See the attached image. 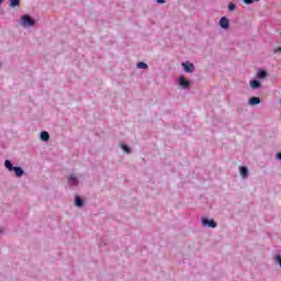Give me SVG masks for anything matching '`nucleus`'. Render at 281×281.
Masks as SVG:
<instances>
[{
	"instance_id": "obj_1",
	"label": "nucleus",
	"mask_w": 281,
	"mask_h": 281,
	"mask_svg": "<svg viewBox=\"0 0 281 281\" xmlns=\"http://www.w3.org/2000/svg\"><path fill=\"white\" fill-rule=\"evenodd\" d=\"M22 25L24 27H32L34 26V20H32V18H30V15H23L22 16Z\"/></svg>"
},
{
	"instance_id": "obj_2",
	"label": "nucleus",
	"mask_w": 281,
	"mask_h": 281,
	"mask_svg": "<svg viewBox=\"0 0 281 281\" xmlns=\"http://www.w3.org/2000/svg\"><path fill=\"white\" fill-rule=\"evenodd\" d=\"M202 225L203 227H211L212 229H215L217 224L215 223L214 220L209 221L207 218L203 217Z\"/></svg>"
},
{
	"instance_id": "obj_3",
	"label": "nucleus",
	"mask_w": 281,
	"mask_h": 281,
	"mask_svg": "<svg viewBox=\"0 0 281 281\" xmlns=\"http://www.w3.org/2000/svg\"><path fill=\"white\" fill-rule=\"evenodd\" d=\"M220 26L222 27V30H228L229 29V19H227V16L221 18Z\"/></svg>"
},
{
	"instance_id": "obj_4",
	"label": "nucleus",
	"mask_w": 281,
	"mask_h": 281,
	"mask_svg": "<svg viewBox=\"0 0 281 281\" xmlns=\"http://www.w3.org/2000/svg\"><path fill=\"white\" fill-rule=\"evenodd\" d=\"M182 67L186 71V74H192L194 71V64L191 63H182Z\"/></svg>"
},
{
	"instance_id": "obj_5",
	"label": "nucleus",
	"mask_w": 281,
	"mask_h": 281,
	"mask_svg": "<svg viewBox=\"0 0 281 281\" xmlns=\"http://www.w3.org/2000/svg\"><path fill=\"white\" fill-rule=\"evenodd\" d=\"M67 182L69 186H78V178L76 175L71 173L69 177H67Z\"/></svg>"
},
{
	"instance_id": "obj_6",
	"label": "nucleus",
	"mask_w": 281,
	"mask_h": 281,
	"mask_svg": "<svg viewBox=\"0 0 281 281\" xmlns=\"http://www.w3.org/2000/svg\"><path fill=\"white\" fill-rule=\"evenodd\" d=\"M180 87H183V89H188V87H190V81H188L186 77H180Z\"/></svg>"
},
{
	"instance_id": "obj_7",
	"label": "nucleus",
	"mask_w": 281,
	"mask_h": 281,
	"mask_svg": "<svg viewBox=\"0 0 281 281\" xmlns=\"http://www.w3.org/2000/svg\"><path fill=\"white\" fill-rule=\"evenodd\" d=\"M248 104H250V106H256V104H260V98L252 97L251 99H249Z\"/></svg>"
},
{
	"instance_id": "obj_8",
	"label": "nucleus",
	"mask_w": 281,
	"mask_h": 281,
	"mask_svg": "<svg viewBox=\"0 0 281 281\" xmlns=\"http://www.w3.org/2000/svg\"><path fill=\"white\" fill-rule=\"evenodd\" d=\"M239 172H240V176L244 178V179H247V175H248V169L247 167H239Z\"/></svg>"
},
{
	"instance_id": "obj_9",
	"label": "nucleus",
	"mask_w": 281,
	"mask_h": 281,
	"mask_svg": "<svg viewBox=\"0 0 281 281\" xmlns=\"http://www.w3.org/2000/svg\"><path fill=\"white\" fill-rule=\"evenodd\" d=\"M249 86L251 87V89H260V81L258 80H251L249 82Z\"/></svg>"
},
{
	"instance_id": "obj_10",
	"label": "nucleus",
	"mask_w": 281,
	"mask_h": 281,
	"mask_svg": "<svg viewBox=\"0 0 281 281\" xmlns=\"http://www.w3.org/2000/svg\"><path fill=\"white\" fill-rule=\"evenodd\" d=\"M13 170H14L16 177H23V172H24L23 168L14 167Z\"/></svg>"
},
{
	"instance_id": "obj_11",
	"label": "nucleus",
	"mask_w": 281,
	"mask_h": 281,
	"mask_svg": "<svg viewBox=\"0 0 281 281\" xmlns=\"http://www.w3.org/2000/svg\"><path fill=\"white\" fill-rule=\"evenodd\" d=\"M41 139H42L43 142H49V133H47V132H42V133H41Z\"/></svg>"
},
{
	"instance_id": "obj_12",
	"label": "nucleus",
	"mask_w": 281,
	"mask_h": 281,
	"mask_svg": "<svg viewBox=\"0 0 281 281\" xmlns=\"http://www.w3.org/2000/svg\"><path fill=\"white\" fill-rule=\"evenodd\" d=\"M257 78H260V79L267 78V70H259L257 74Z\"/></svg>"
},
{
	"instance_id": "obj_13",
	"label": "nucleus",
	"mask_w": 281,
	"mask_h": 281,
	"mask_svg": "<svg viewBox=\"0 0 281 281\" xmlns=\"http://www.w3.org/2000/svg\"><path fill=\"white\" fill-rule=\"evenodd\" d=\"M4 166L7 169L10 170V172H12V170H14V166H12V162L10 160H5Z\"/></svg>"
},
{
	"instance_id": "obj_14",
	"label": "nucleus",
	"mask_w": 281,
	"mask_h": 281,
	"mask_svg": "<svg viewBox=\"0 0 281 281\" xmlns=\"http://www.w3.org/2000/svg\"><path fill=\"white\" fill-rule=\"evenodd\" d=\"M75 204L77 205V207H82L83 205L82 199H80L79 196H76Z\"/></svg>"
},
{
	"instance_id": "obj_15",
	"label": "nucleus",
	"mask_w": 281,
	"mask_h": 281,
	"mask_svg": "<svg viewBox=\"0 0 281 281\" xmlns=\"http://www.w3.org/2000/svg\"><path fill=\"white\" fill-rule=\"evenodd\" d=\"M137 68H138V69H148V64L143 63V61H139V63L137 64Z\"/></svg>"
},
{
	"instance_id": "obj_16",
	"label": "nucleus",
	"mask_w": 281,
	"mask_h": 281,
	"mask_svg": "<svg viewBox=\"0 0 281 281\" xmlns=\"http://www.w3.org/2000/svg\"><path fill=\"white\" fill-rule=\"evenodd\" d=\"M19 3H20L19 0H10L11 8H16L19 5Z\"/></svg>"
},
{
	"instance_id": "obj_17",
	"label": "nucleus",
	"mask_w": 281,
	"mask_h": 281,
	"mask_svg": "<svg viewBox=\"0 0 281 281\" xmlns=\"http://www.w3.org/2000/svg\"><path fill=\"white\" fill-rule=\"evenodd\" d=\"M234 10H236V4L233 3V2H231V3L228 4V11H229V12H234Z\"/></svg>"
},
{
	"instance_id": "obj_18",
	"label": "nucleus",
	"mask_w": 281,
	"mask_h": 281,
	"mask_svg": "<svg viewBox=\"0 0 281 281\" xmlns=\"http://www.w3.org/2000/svg\"><path fill=\"white\" fill-rule=\"evenodd\" d=\"M274 262H278L279 267L281 268V256L280 255H277L274 257Z\"/></svg>"
},
{
	"instance_id": "obj_19",
	"label": "nucleus",
	"mask_w": 281,
	"mask_h": 281,
	"mask_svg": "<svg viewBox=\"0 0 281 281\" xmlns=\"http://www.w3.org/2000/svg\"><path fill=\"white\" fill-rule=\"evenodd\" d=\"M121 148L127 154L131 153V148L127 145H122Z\"/></svg>"
},
{
	"instance_id": "obj_20",
	"label": "nucleus",
	"mask_w": 281,
	"mask_h": 281,
	"mask_svg": "<svg viewBox=\"0 0 281 281\" xmlns=\"http://www.w3.org/2000/svg\"><path fill=\"white\" fill-rule=\"evenodd\" d=\"M254 1H260V0H244V3H246V5H251Z\"/></svg>"
},
{
	"instance_id": "obj_21",
	"label": "nucleus",
	"mask_w": 281,
	"mask_h": 281,
	"mask_svg": "<svg viewBox=\"0 0 281 281\" xmlns=\"http://www.w3.org/2000/svg\"><path fill=\"white\" fill-rule=\"evenodd\" d=\"M281 53V46L273 49V54H280Z\"/></svg>"
},
{
	"instance_id": "obj_22",
	"label": "nucleus",
	"mask_w": 281,
	"mask_h": 281,
	"mask_svg": "<svg viewBox=\"0 0 281 281\" xmlns=\"http://www.w3.org/2000/svg\"><path fill=\"white\" fill-rule=\"evenodd\" d=\"M157 3H166V0H157Z\"/></svg>"
},
{
	"instance_id": "obj_23",
	"label": "nucleus",
	"mask_w": 281,
	"mask_h": 281,
	"mask_svg": "<svg viewBox=\"0 0 281 281\" xmlns=\"http://www.w3.org/2000/svg\"><path fill=\"white\" fill-rule=\"evenodd\" d=\"M277 158H278V159H281V153H278V154H277Z\"/></svg>"
},
{
	"instance_id": "obj_24",
	"label": "nucleus",
	"mask_w": 281,
	"mask_h": 281,
	"mask_svg": "<svg viewBox=\"0 0 281 281\" xmlns=\"http://www.w3.org/2000/svg\"><path fill=\"white\" fill-rule=\"evenodd\" d=\"M0 3H3V0H0Z\"/></svg>"
}]
</instances>
